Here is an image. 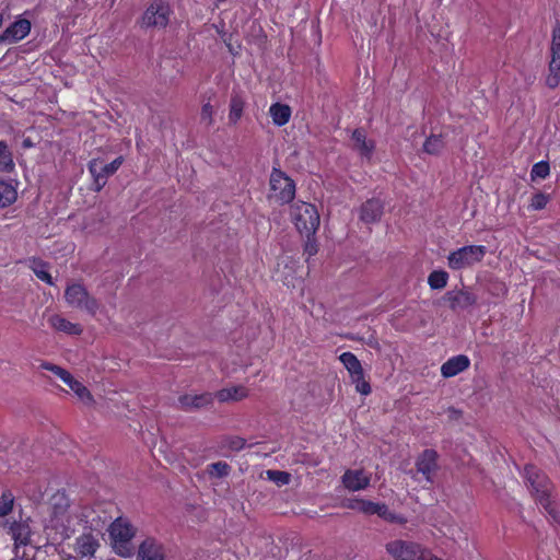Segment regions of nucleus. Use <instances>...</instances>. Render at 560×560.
<instances>
[{"mask_svg":"<svg viewBox=\"0 0 560 560\" xmlns=\"http://www.w3.org/2000/svg\"><path fill=\"white\" fill-rule=\"evenodd\" d=\"M443 148L444 141L441 135L430 136L423 144V151L428 154H439L442 152Z\"/></svg>","mask_w":560,"mask_h":560,"instance_id":"nucleus-32","label":"nucleus"},{"mask_svg":"<svg viewBox=\"0 0 560 560\" xmlns=\"http://www.w3.org/2000/svg\"><path fill=\"white\" fill-rule=\"evenodd\" d=\"M352 141L354 150H357L362 158L371 160L375 149V143L373 140L366 138L365 131L362 129H355L352 132Z\"/></svg>","mask_w":560,"mask_h":560,"instance_id":"nucleus-19","label":"nucleus"},{"mask_svg":"<svg viewBox=\"0 0 560 560\" xmlns=\"http://www.w3.org/2000/svg\"><path fill=\"white\" fill-rule=\"evenodd\" d=\"M9 534L12 536L15 549L19 552L20 546H26L30 542L32 535L30 520L20 516V520L9 523Z\"/></svg>","mask_w":560,"mask_h":560,"instance_id":"nucleus-13","label":"nucleus"},{"mask_svg":"<svg viewBox=\"0 0 560 560\" xmlns=\"http://www.w3.org/2000/svg\"><path fill=\"white\" fill-rule=\"evenodd\" d=\"M448 532H450V533H448L450 537H451L454 541H458V540H460V539H466L465 534H464V533H463V530H462L459 527H457V526L450 528V529H448Z\"/></svg>","mask_w":560,"mask_h":560,"instance_id":"nucleus-43","label":"nucleus"},{"mask_svg":"<svg viewBox=\"0 0 560 560\" xmlns=\"http://www.w3.org/2000/svg\"><path fill=\"white\" fill-rule=\"evenodd\" d=\"M550 173V167L548 162L541 161L536 164H534L532 168V178H546Z\"/></svg>","mask_w":560,"mask_h":560,"instance_id":"nucleus-39","label":"nucleus"},{"mask_svg":"<svg viewBox=\"0 0 560 560\" xmlns=\"http://www.w3.org/2000/svg\"><path fill=\"white\" fill-rule=\"evenodd\" d=\"M31 22L25 19H21L12 23L1 35V40L8 43H15L30 34Z\"/></svg>","mask_w":560,"mask_h":560,"instance_id":"nucleus-15","label":"nucleus"},{"mask_svg":"<svg viewBox=\"0 0 560 560\" xmlns=\"http://www.w3.org/2000/svg\"><path fill=\"white\" fill-rule=\"evenodd\" d=\"M66 385L75 394L78 399L84 404L85 406H91L94 402L93 396L90 390L78 380H75L72 375L70 380L65 382Z\"/></svg>","mask_w":560,"mask_h":560,"instance_id":"nucleus-24","label":"nucleus"},{"mask_svg":"<svg viewBox=\"0 0 560 560\" xmlns=\"http://www.w3.org/2000/svg\"><path fill=\"white\" fill-rule=\"evenodd\" d=\"M548 200H549V198L547 195H545L542 192H537L532 197L529 207L533 210H541L547 206Z\"/></svg>","mask_w":560,"mask_h":560,"instance_id":"nucleus-41","label":"nucleus"},{"mask_svg":"<svg viewBox=\"0 0 560 560\" xmlns=\"http://www.w3.org/2000/svg\"><path fill=\"white\" fill-rule=\"evenodd\" d=\"M383 202L380 199H369L362 207L360 212V219L365 223L377 222L383 214Z\"/></svg>","mask_w":560,"mask_h":560,"instance_id":"nucleus-20","label":"nucleus"},{"mask_svg":"<svg viewBox=\"0 0 560 560\" xmlns=\"http://www.w3.org/2000/svg\"><path fill=\"white\" fill-rule=\"evenodd\" d=\"M14 497L11 493H2L0 498V516H7L13 509Z\"/></svg>","mask_w":560,"mask_h":560,"instance_id":"nucleus-40","label":"nucleus"},{"mask_svg":"<svg viewBox=\"0 0 560 560\" xmlns=\"http://www.w3.org/2000/svg\"><path fill=\"white\" fill-rule=\"evenodd\" d=\"M48 323L54 329L69 335H80L83 331L79 324L71 323L60 315H52L48 319Z\"/></svg>","mask_w":560,"mask_h":560,"instance_id":"nucleus-23","label":"nucleus"},{"mask_svg":"<svg viewBox=\"0 0 560 560\" xmlns=\"http://www.w3.org/2000/svg\"><path fill=\"white\" fill-rule=\"evenodd\" d=\"M351 381L355 385V389L358 393L365 396L371 393V386L370 383L364 378V372L354 377H351Z\"/></svg>","mask_w":560,"mask_h":560,"instance_id":"nucleus-38","label":"nucleus"},{"mask_svg":"<svg viewBox=\"0 0 560 560\" xmlns=\"http://www.w3.org/2000/svg\"><path fill=\"white\" fill-rule=\"evenodd\" d=\"M98 546V539L92 533L82 534L75 540V551L81 557H92Z\"/></svg>","mask_w":560,"mask_h":560,"instance_id":"nucleus-21","label":"nucleus"},{"mask_svg":"<svg viewBox=\"0 0 560 560\" xmlns=\"http://www.w3.org/2000/svg\"><path fill=\"white\" fill-rule=\"evenodd\" d=\"M445 299L450 303L452 310L467 308L474 305L477 301L475 294L466 290L450 291L446 293Z\"/></svg>","mask_w":560,"mask_h":560,"instance_id":"nucleus-17","label":"nucleus"},{"mask_svg":"<svg viewBox=\"0 0 560 560\" xmlns=\"http://www.w3.org/2000/svg\"><path fill=\"white\" fill-rule=\"evenodd\" d=\"M247 396L248 390L242 385L222 388L213 395L220 402L240 401Z\"/></svg>","mask_w":560,"mask_h":560,"instance_id":"nucleus-22","label":"nucleus"},{"mask_svg":"<svg viewBox=\"0 0 560 560\" xmlns=\"http://www.w3.org/2000/svg\"><path fill=\"white\" fill-rule=\"evenodd\" d=\"M15 188L5 180H0V208H5L16 200Z\"/></svg>","mask_w":560,"mask_h":560,"instance_id":"nucleus-27","label":"nucleus"},{"mask_svg":"<svg viewBox=\"0 0 560 560\" xmlns=\"http://www.w3.org/2000/svg\"><path fill=\"white\" fill-rule=\"evenodd\" d=\"M10 560H28V559H24L23 557H20L19 552L16 551L15 557Z\"/></svg>","mask_w":560,"mask_h":560,"instance_id":"nucleus-47","label":"nucleus"},{"mask_svg":"<svg viewBox=\"0 0 560 560\" xmlns=\"http://www.w3.org/2000/svg\"><path fill=\"white\" fill-rule=\"evenodd\" d=\"M213 399L211 393L185 394L178 397V406L182 410L190 412L211 406Z\"/></svg>","mask_w":560,"mask_h":560,"instance_id":"nucleus-12","label":"nucleus"},{"mask_svg":"<svg viewBox=\"0 0 560 560\" xmlns=\"http://www.w3.org/2000/svg\"><path fill=\"white\" fill-rule=\"evenodd\" d=\"M340 362L347 369L350 374V377H354L359 374L363 373V368L358 358L351 352H343L339 357Z\"/></svg>","mask_w":560,"mask_h":560,"instance_id":"nucleus-26","label":"nucleus"},{"mask_svg":"<svg viewBox=\"0 0 560 560\" xmlns=\"http://www.w3.org/2000/svg\"><path fill=\"white\" fill-rule=\"evenodd\" d=\"M40 366H42V369H44V370H47V371L52 372V373H54L56 376H58V377H59L63 383H65L67 380H68V381L70 380L71 374H70L67 370H65V369H62V368H60V366H58V365L51 364V363H49V362H44V363H42V365H40Z\"/></svg>","mask_w":560,"mask_h":560,"instance_id":"nucleus-37","label":"nucleus"},{"mask_svg":"<svg viewBox=\"0 0 560 560\" xmlns=\"http://www.w3.org/2000/svg\"><path fill=\"white\" fill-rule=\"evenodd\" d=\"M270 198L278 203H289L295 196V184L280 170L273 168L270 175Z\"/></svg>","mask_w":560,"mask_h":560,"instance_id":"nucleus-7","label":"nucleus"},{"mask_svg":"<svg viewBox=\"0 0 560 560\" xmlns=\"http://www.w3.org/2000/svg\"><path fill=\"white\" fill-rule=\"evenodd\" d=\"M291 218L301 234L313 235L319 226V214L315 206L298 201L292 206Z\"/></svg>","mask_w":560,"mask_h":560,"instance_id":"nucleus-4","label":"nucleus"},{"mask_svg":"<svg viewBox=\"0 0 560 560\" xmlns=\"http://www.w3.org/2000/svg\"><path fill=\"white\" fill-rule=\"evenodd\" d=\"M448 275L443 270H435L429 275L428 283L433 290H441L446 287Z\"/></svg>","mask_w":560,"mask_h":560,"instance_id":"nucleus-33","label":"nucleus"},{"mask_svg":"<svg viewBox=\"0 0 560 560\" xmlns=\"http://www.w3.org/2000/svg\"><path fill=\"white\" fill-rule=\"evenodd\" d=\"M244 109V101L238 95H233L230 103L229 120L235 125L242 117Z\"/></svg>","mask_w":560,"mask_h":560,"instance_id":"nucleus-30","label":"nucleus"},{"mask_svg":"<svg viewBox=\"0 0 560 560\" xmlns=\"http://www.w3.org/2000/svg\"><path fill=\"white\" fill-rule=\"evenodd\" d=\"M522 476L535 501L557 523H560V508L552 498V483L547 475L534 465H526Z\"/></svg>","mask_w":560,"mask_h":560,"instance_id":"nucleus-1","label":"nucleus"},{"mask_svg":"<svg viewBox=\"0 0 560 560\" xmlns=\"http://www.w3.org/2000/svg\"><path fill=\"white\" fill-rule=\"evenodd\" d=\"M65 301L73 310L95 316L103 311L101 301L89 292L81 282H70L65 289Z\"/></svg>","mask_w":560,"mask_h":560,"instance_id":"nucleus-2","label":"nucleus"},{"mask_svg":"<svg viewBox=\"0 0 560 560\" xmlns=\"http://www.w3.org/2000/svg\"><path fill=\"white\" fill-rule=\"evenodd\" d=\"M343 505L348 509L360 512L364 515H378L381 518L389 522L404 524L406 518L389 511L385 503H377L360 498L348 499Z\"/></svg>","mask_w":560,"mask_h":560,"instance_id":"nucleus-5","label":"nucleus"},{"mask_svg":"<svg viewBox=\"0 0 560 560\" xmlns=\"http://www.w3.org/2000/svg\"><path fill=\"white\" fill-rule=\"evenodd\" d=\"M548 545L539 547L538 553H537V560H549L547 557Z\"/></svg>","mask_w":560,"mask_h":560,"instance_id":"nucleus-44","label":"nucleus"},{"mask_svg":"<svg viewBox=\"0 0 560 560\" xmlns=\"http://www.w3.org/2000/svg\"><path fill=\"white\" fill-rule=\"evenodd\" d=\"M171 7L164 1L152 2L143 13L142 25L145 27L163 28L170 22Z\"/></svg>","mask_w":560,"mask_h":560,"instance_id":"nucleus-9","label":"nucleus"},{"mask_svg":"<svg viewBox=\"0 0 560 560\" xmlns=\"http://www.w3.org/2000/svg\"><path fill=\"white\" fill-rule=\"evenodd\" d=\"M14 168L12 152L5 141H0V172H11Z\"/></svg>","mask_w":560,"mask_h":560,"instance_id":"nucleus-29","label":"nucleus"},{"mask_svg":"<svg viewBox=\"0 0 560 560\" xmlns=\"http://www.w3.org/2000/svg\"><path fill=\"white\" fill-rule=\"evenodd\" d=\"M268 480L276 483L278 487L288 485L291 481V474L282 470L269 469L266 471Z\"/></svg>","mask_w":560,"mask_h":560,"instance_id":"nucleus-34","label":"nucleus"},{"mask_svg":"<svg viewBox=\"0 0 560 560\" xmlns=\"http://www.w3.org/2000/svg\"><path fill=\"white\" fill-rule=\"evenodd\" d=\"M124 162L122 156L116 158L113 162L104 164L100 159H93L89 163V171L93 177L95 191H100L107 183V178L115 174Z\"/></svg>","mask_w":560,"mask_h":560,"instance_id":"nucleus-8","label":"nucleus"},{"mask_svg":"<svg viewBox=\"0 0 560 560\" xmlns=\"http://www.w3.org/2000/svg\"><path fill=\"white\" fill-rule=\"evenodd\" d=\"M163 546L153 538L144 539L139 546L137 560H163Z\"/></svg>","mask_w":560,"mask_h":560,"instance_id":"nucleus-14","label":"nucleus"},{"mask_svg":"<svg viewBox=\"0 0 560 560\" xmlns=\"http://www.w3.org/2000/svg\"><path fill=\"white\" fill-rule=\"evenodd\" d=\"M422 546L402 539H395L385 545L386 552L394 560H419Z\"/></svg>","mask_w":560,"mask_h":560,"instance_id":"nucleus-10","label":"nucleus"},{"mask_svg":"<svg viewBox=\"0 0 560 560\" xmlns=\"http://www.w3.org/2000/svg\"><path fill=\"white\" fill-rule=\"evenodd\" d=\"M305 250L306 253L312 256L314 254H316L317 252V248H316V245L313 244V243H307L306 246H305Z\"/></svg>","mask_w":560,"mask_h":560,"instance_id":"nucleus-45","label":"nucleus"},{"mask_svg":"<svg viewBox=\"0 0 560 560\" xmlns=\"http://www.w3.org/2000/svg\"><path fill=\"white\" fill-rule=\"evenodd\" d=\"M213 114H214V109L212 107V105L210 104V102H207L202 105V108H201V120L203 122H206L208 126H211L213 124Z\"/></svg>","mask_w":560,"mask_h":560,"instance_id":"nucleus-42","label":"nucleus"},{"mask_svg":"<svg viewBox=\"0 0 560 560\" xmlns=\"http://www.w3.org/2000/svg\"><path fill=\"white\" fill-rule=\"evenodd\" d=\"M545 83L549 89H556L560 83V60L550 59Z\"/></svg>","mask_w":560,"mask_h":560,"instance_id":"nucleus-28","label":"nucleus"},{"mask_svg":"<svg viewBox=\"0 0 560 560\" xmlns=\"http://www.w3.org/2000/svg\"><path fill=\"white\" fill-rule=\"evenodd\" d=\"M230 466L225 462L212 463L208 466V474L210 477L222 478L230 474Z\"/></svg>","mask_w":560,"mask_h":560,"instance_id":"nucleus-35","label":"nucleus"},{"mask_svg":"<svg viewBox=\"0 0 560 560\" xmlns=\"http://www.w3.org/2000/svg\"><path fill=\"white\" fill-rule=\"evenodd\" d=\"M438 454L433 450H424L417 460V470L421 472L428 481L431 480L432 474L436 470Z\"/></svg>","mask_w":560,"mask_h":560,"instance_id":"nucleus-18","label":"nucleus"},{"mask_svg":"<svg viewBox=\"0 0 560 560\" xmlns=\"http://www.w3.org/2000/svg\"><path fill=\"white\" fill-rule=\"evenodd\" d=\"M110 547L114 552L120 557L129 558L135 552L132 539L136 535V528L132 524L122 517L116 518L108 528Z\"/></svg>","mask_w":560,"mask_h":560,"instance_id":"nucleus-3","label":"nucleus"},{"mask_svg":"<svg viewBox=\"0 0 560 560\" xmlns=\"http://www.w3.org/2000/svg\"><path fill=\"white\" fill-rule=\"evenodd\" d=\"M31 269L39 280L46 282L49 285L54 284L52 278L48 271V266L46 262L42 260H33L31 262Z\"/></svg>","mask_w":560,"mask_h":560,"instance_id":"nucleus-31","label":"nucleus"},{"mask_svg":"<svg viewBox=\"0 0 560 560\" xmlns=\"http://www.w3.org/2000/svg\"><path fill=\"white\" fill-rule=\"evenodd\" d=\"M470 360L468 357L464 354H458L450 358L445 363L441 366V374L445 378H450L456 376L460 372L467 370L469 368Z\"/></svg>","mask_w":560,"mask_h":560,"instance_id":"nucleus-16","label":"nucleus"},{"mask_svg":"<svg viewBox=\"0 0 560 560\" xmlns=\"http://www.w3.org/2000/svg\"><path fill=\"white\" fill-rule=\"evenodd\" d=\"M269 114L273 124L281 127L290 120L291 108L288 105L276 103L270 106Z\"/></svg>","mask_w":560,"mask_h":560,"instance_id":"nucleus-25","label":"nucleus"},{"mask_svg":"<svg viewBox=\"0 0 560 560\" xmlns=\"http://www.w3.org/2000/svg\"><path fill=\"white\" fill-rule=\"evenodd\" d=\"M370 481L371 475L363 469H347L341 477L343 487L351 492L366 489Z\"/></svg>","mask_w":560,"mask_h":560,"instance_id":"nucleus-11","label":"nucleus"},{"mask_svg":"<svg viewBox=\"0 0 560 560\" xmlns=\"http://www.w3.org/2000/svg\"><path fill=\"white\" fill-rule=\"evenodd\" d=\"M54 499L59 501H67L63 494H56ZM65 504L67 505V502H65Z\"/></svg>","mask_w":560,"mask_h":560,"instance_id":"nucleus-46","label":"nucleus"},{"mask_svg":"<svg viewBox=\"0 0 560 560\" xmlns=\"http://www.w3.org/2000/svg\"><path fill=\"white\" fill-rule=\"evenodd\" d=\"M487 253L482 245H468L453 250L447 256V266L453 270L469 268L480 262Z\"/></svg>","mask_w":560,"mask_h":560,"instance_id":"nucleus-6","label":"nucleus"},{"mask_svg":"<svg viewBox=\"0 0 560 560\" xmlns=\"http://www.w3.org/2000/svg\"><path fill=\"white\" fill-rule=\"evenodd\" d=\"M450 412H452V413H458V411H457V410H455L454 408H451V409H450Z\"/></svg>","mask_w":560,"mask_h":560,"instance_id":"nucleus-48","label":"nucleus"},{"mask_svg":"<svg viewBox=\"0 0 560 560\" xmlns=\"http://www.w3.org/2000/svg\"><path fill=\"white\" fill-rule=\"evenodd\" d=\"M550 59L560 60V24L556 23L552 30V39L550 46Z\"/></svg>","mask_w":560,"mask_h":560,"instance_id":"nucleus-36","label":"nucleus"}]
</instances>
